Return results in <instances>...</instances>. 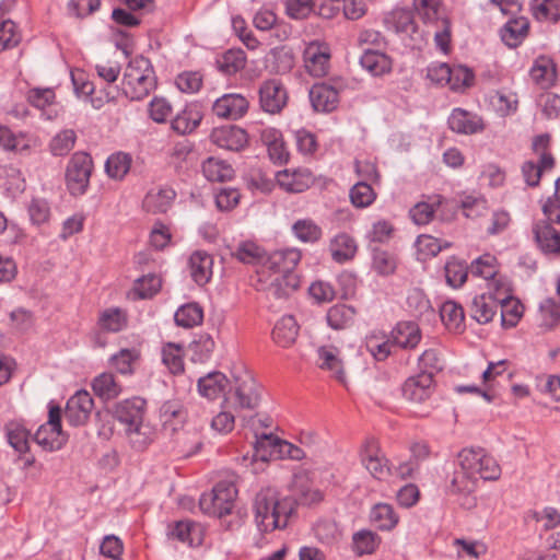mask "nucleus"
Masks as SVG:
<instances>
[{
	"mask_svg": "<svg viewBox=\"0 0 560 560\" xmlns=\"http://www.w3.org/2000/svg\"><path fill=\"white\" fill-rule=\"evenodd\" d=\"M302 252L299 248H283L267 255L264 270H270L275 276L296 273L295 268L301 261Z\"/></svg>",
	"mask_w": 560,
	"mask_h": 560,
	"instance_id": "ddd939ff",
	"label": "nucleus"
},
{
	"mask_svg": "<svg viewBox=\"0 0 560 560\" xmlns=\"http://www.w3.org/2000/svg\"><path fill=\"white\" fill-rule=\"evenodd\" d=\"M529 21L525 16L510 19L500 30L502 42L510 48L518 47L527 37Z\"/></svg>",
	"mask_w": 560,
	"mask_h": 560,
	"instance_id": "a878e982",
	"label": "nucleus"
},
{
	"mask_svg": "<svg viewBox=\"0 0 560 560\" xmlns=\"http://www.w3.org/2000/svg\"><path fill=\"white\" fill-rule=\"evenodd\" d=\"M33 441L38 444L44 451L52 452L60 450L66 442L62 431H58L49 425L42 424L35 434L32 436Z\"/></svg>",
	"mask_w": 560,
	"mask_h": 560,
	"instance_id": "79ce46f5",
	"label": "nucleus"
},
{
	"mask_svg": "<svg viewBox=\"0 0 560 560\" xmlns=\"http://www.w3.org/2000/svg\"><path fill=\"white\" fill-rule=\"evenodd\" d=\"M255 523L261 533L287 527L288 520L294 511L292 499L280 498L273 488L261 489L254 500Z\"/></svg>",
	"mask_w": 560,
	"mask_h": 560,
	"instance_id": "f257e3e1",
	"label": "nucleus"
},
{
	"mask_svg": "<svg viewBox=\"0 0 560 560\" xmlns=\"http://www.w3.org/2000/svg\"><path fill=\"white\" fill-rule=\"evenodd\" d=\"M229 383L230 381L223 373L213 371L198 380L197 388L202 397L214 400L225 393Z\"/></svg>",
	"mask_w": 560,
	"mask_h": 560,
	"instance_id": "cd10ccee",
	"label": "nucleus"
},
{
	"mask_svg": "<svg viewBox=\"0 0 560 560\" xmlns=\"http://www.w3.org/2000/svg\"><path fill=\"white\" fill-rule=\"evenodd\" d=\"M176 198V191L168 186L151 189L143 199V209L150 213H166Z\"/></svg>",
	"mask_w": 560,
	"mask_h": 560,
	"instance_id": "b1692460",
	"label": "nucleus"
},
{
	"mask_svg": "<svg viewBox=\"0 0 560 560\" xmlns=\"http://www.w3.org/2000/svg\"><path fill=\"white\" fill-rule=\"evenodd\" d=\"M372 269L382 277L395 273L397 269V257L382 248L372 249Z\"/></svg>",
	"mask_w": 560,
	"mask_h": 560,
	"instance_id": "5fc2aeb1",
	"label": "nucleus"
},
{
	"mask_svg": "<svg viewBox=\"0 0 560 560\" xmlns=\"http://www.w3.org/2000/svg\"><path fill=\"white\" fill-rule=\"evenodd\" d=\"M486 451L481 447L463 448L458 455L457 460L460 470L454 472L451 481V491L453 493H469L476 488V467L483 458Z\"/></svg>",
	"mask_w": 560,
	"mask_h": 560,
	"instance_id": "423d86ee",
	"label": "nucleus"
},
{
	"mask_svg": "<svg viewBox=\"0 0 560 560\" xmlns=\"http://www.w3.org/2000/svg\"><path fill=\"white\" fill-rule=\"evenodd\" d=\"M231 256L242 264L261 265L264 268L266 250L253 241H243L231 250Z\"/></svg>",
	"mask_w": 560,
	"mask_h": 560,
	"instance_id": "7c9ffc66",
	"label": "nucleus"
},
{
	"mask_svg": "<svg viewBox=\"0 0 560 560\" xmlns=\"http://www.w3.org/2000/svg\"><path fill=\"white\" fill-rule=\"evenodd\" d=\"M141 353L136 348H124L110 358L112 366L122 375H131L135 364L140 360Z\"/></svg>",
	"mask_w": 560,
	"mask_h": 560,
	"instance_id": "09e8293b",
	"label": "nucleus"
},
{
	"mask_svg": "<svg viewBox=\"0 0 560 560\" xmlns=\"http://www.w3.org/2000/svg\"><path fill=\"white\" fill-rule=\"evenodd\" d=\"M174 320L179 327L192 328L202 323L203 310L197 302L184 304L175 312Z\"/></svg>",
	"mask_w": 560,
	"mask_h": 560,
	"instance_id": "de8ad7c7",
	"label": "nucleus"
},
{
	"mask_svg": "<svg viewBox=\"0 0 560 560\" xmlns=\"http://www.w3.org/2000/svg\"><path fill=\"white\" fill-rule=\"evenodd\" d=\"M94 408L91 394L84 389L72 395L66 405L65 418L72 427H80L88 422Z\"/></svg>",
	"mask_w": 560,
	"mask_h": 560,
	"instance_id": "f8f14e48",
	"label": "nucleus"
},
{
	"mask_svg": "<svg viewBox=\"0 0 560 560\" xmlns=\"http://www.w3.org/2000/svg\"><path fill=\"white\" fill-rule=\"evenodd\" d=\"M552 221H536L533 224L534 240L544 254L560 255V230L552 226Z\"/></svg>",
	"mask_w": 560,
	"mask_h": 560,
	"instance_id": "dca6fc26",
	"label": "nucleus"
},
{
	"mask_svg": "<svg viewBox=\"0 0 560 560\" xmlns=\"http://www.w3.org/2000/svg\"><path fill=\"white\" fill-rule=\"evenodd\" d=\"M293 235L303 243H317L323 236L322 228L312 219H299L292 225Z\"/></svg>",
	"mask_w": 560,
	"mask_h": 560,
	"instance_id": "603ef678",
	"label": "nucleus"
},
{
	"mask_svg": "<svg viewBox=\"0 0 560 560\" xmlns=\"http://www.w3.org/2000/svg\"><path fill=\"white\" fill-rule=\"evenodd\" d=\"M540 326L552 329L560 323V304L553 299H546L539 306Z\"/></svg>",
	"mask_w": 560,
	"mask_h": 560,
	"instance_id": "338daca9",
	"label": "nucleus"
},
{
	"mask_svg": "<svg viewBox=\"0 0 560 560\" xmlns=\"http://www.w3.org/2000/svg\"><path fill=\"white\" fill-rule=\"evenodd\" d=\"M129 442L136 451H143L153 441V429L143 421L139 425L125 428Z\"/></svg>",
	"mask_w": 560,
	"mask_h": 560,
	"instance_id": "13d9d810",
	"label": "nucleus"
},
{
	"mask_svg": "<svg viewBox=\"0 0 560 560\" xmlns=\"http://www.w3.org/2000/svg\"><path fill=\"white\" fill-rule=\"evenodd\" d=\"M77 135L72 129L58 132L50 141L49 149L55 156L67 155L74 147Z\"/></svg>",
	"mask_w": 560,
	"mask_h": 560,
	"instance_id": "e2e57ef3",
	"label": "nucleus"
},
{
	"mask_svg": "<svg viewBox=\"0 0 560 560\" xmlns=\"http://www.w3.org/2000/svg\"><path fill=\"white\" fill-rule=\"evenodd\" d=\"M392 338L385 335L373 332L365 339L366 351L377 361L386 360L392 353Z\"/></svg>",
	"mask_w": 560,
	"mask_h": 560,
	"instance_id": "6e6d98bb",
	"label": "nucleus"
},
{
	"mask_svg": "<svg viewBox=\"0 0 560 560\" xmlns=\"http://www.w3.org/2000/svg\"><path fill=\"white\" fill-rule=\"evenodd\" d=\"M261 110L268 114H279L288 104V92L284 85L276 79L264 81L258 90Z\"/></svg>",
	"mask_w": 560,
	"mask_h": 560,
	"instance_id": "1a4fd4ad",
	"label": "nucleus"
},
{
	"mask_svg": "<svg viewBox=\"0 0 560 560\" xmlns=\"http://www.w3.org/2000/svg\"><path fill=\"white\" fill-rule=\"evenodd\" d=\"M533 15L539 21H557L560 19V0H530Z\"/></svg>",
	"mask_w": 560,
	"mask_h": 560,
	"instance_id": "052dcab7",
	"label": "nucleus"
},
{
	"mask_svg": "<svg viewBox=\"0 0 560 560\" xmlns=\"http://www.w3.org/2000/svg\"><path fill=\"white\" fill-rule=\"evenodd\" d=\"M434 380L430 374L419 372L409 376L401 386L402 396L412 402H423L434 390Z\"/></svg>",
	"mask_w": 560,
	"mask_h": 560,
	"instance_id": "f3484780",
	"label": "nucleus"
},
{
	"mask_svg": "<svg viewBox=\"0 0 560 560\" xmlns=\"http://www.w3.org/2000/svg\"><path fill=\"white\" fill-rule=\"evenodd\" d=\"M355 313V308L350 305L336 304L327 312V324L336 330L345 329L353 323Z\"/></svg>",
	"mask_w": 560,
	"mask_h": 560,
	"instance_id": "8fccbe9b",
	"label": "nucleus"
},
{
	"mask_svg": "<svg viewBox=\"0 0 560 560\" xmlns=\"http://www.w3.org/2000/svg\"><path fill=\"white\" fill-rule=\"evenodd\" d=\"M185 349L176 342H166L161 348L163 365L173 375H182L185 372Z\"/></svg>",
	"mask_w": 560,
	"mask_h": 560,
	"instance_id": "473e14b6",
	"label": "nucleus"
},
{
	"mask_svg": "<svg viewBox=\"0 0 560 560\" xmlns=\"http://www.w3.org/2000/svg\"><path fill=\"white\" fill-rule=\"evenodd\" d=\"M202 173L210 182H226L234 177V170L228 162L210 156L202 163Z\"/></svg>",
	"mask_w": 560,
	"mask_h": 560,
	"instance_id": "ea45409f",
	"label": "nucleus"
},
{
	"mask_svg": "<svg viewBox=\"0 0 560 560\" xmlns=\"http://www.w3.org/2000/svg\"><path fill=\"white\" fill-rule=\"evenodd\" d=\"M440 316L450 331L460 332L465 328V313L462 305L454 301H446L440 308Z\"/></svg>",
	"mask_w": 560,
	"mask_h": 560,
	"instance_id": "58836bf2",
	"label": "nucleus"
},
{
	"mask_svg": "<svg viewBox=\"0 0 560 560\" xmlns=\"http://www.w3.org/2000/svg\"><path fill=\"white\" fill-rule=\"evenodd\" d=\"M93 171V160L86 152L79 151L72 154L66 170V183L72 196L85 194Z\"/></svg>",
	"mask_w": 560,
	"mask_h": 560,
	"instance_id": "0eeeda50",
	"label": "nucleus"
},
{
	"mask_svg": "<svg viewBox=\"0 0 560 560\" xmlns=\"http://www.w3.org/2000/svg\"><path fill=\"white\" fill-rule=\"evenodd\" d=\"M452 131L460 135H474L485 129L482 118L463 108H454L447 119Z\"/></svg>",
	"mask_w": 560,
	"mask_h": 560,
	"instance_id": "6ab92c4d",
	"label": "nucleus"
},
{
	"mask_svg": "<svg viewBox=\"0 0 560 560\" xmlns=\"http://www.w3.org/2000/svg\"><path fill=\"white\" fill-rule=\"evenodd\" d=\"M202 120V114L196 105H188L171 121V128L176 133L185 136L197 129Z\"/></svg>",
	"mask_w": 560,
	"mask_h": 560,
	"instance_id": "c85d7f7f",
	"label": "nucleus"
},
{
	"mask_svg": "<svg viewBox=\"0 0 560 560\" xmlns=\"http://www.w3.org/2000/svg\"><path fill=\"white\" fill-rule=\"evenodd\" d=\"M300 288V278L298 273L277 275L268 287L267 294L273 299H288Z\"/></svg>",
	"mask_w": 560,
	"mask_h": 560,
	"instance_id": "2f4dec72",
	"label": "nucleus"
},
{
	"mask_svg": "<svg viewBox=\"0 0 560 560\" xmlns=\"http://www.w3.org/2000/svg\"><path fill=\"white\" fill-rule=\"evenodd\" d=\"M3 431L9 445L19 455L30 453V441L33 435L24 420L13 419L8 421L3 427Z\"/></svg>",
	"mask_w": 560,
	"mask_h": 560,
	"instance_id": "a211bd4d",
	"label": "nucleus"
},
{
	"mask_svg": "<svg viewBox=\"0 0 560 560\" xmlns=\"http://www.w3.org/2000/svg\"><path fill=\"white\" fill-rule=\"evenodd\" d=\"M210 139L219 148L235 152L243 150L248 143L246 130L233 125L214 128Z\"/></svg>",
	"mask_w": 560,
	"mask_h": 560,
	"instance_id": "2eb2a0df",
	"label": "nucleus"
},
{
	"mask_svg": "<svg viewBox=\"0 0 560 560\" xmlns=\"http://www.w3.org/2000/svg\"><path fill=\"white\" fill-rule=\"evenodd\" d=\"M232 385L225 395L224 404L234 410L256 409L261 400V386L253 374L246 369L240 368L232 373Z\"/></svg>",
	"mask_w": 560,
	"mask_h": 560,
	"instance_id": "7ed1b4c3",
	"label": "nucleus"
},
{
	"mask_svg": "<svg viewBox=\"0 0 560 560\" xmlns=\"http://www.w3.org/2000/svg\"><path fill=\"white\" fill-rule=\"evenodd\" d=\"M529 77L540 88H549L556 79V69L552 60L545 56L538 57L529 70Z\"/></svg>",
	"mask_w": 560,
	"mask_h": 560,
	"instance_id": "c9c22d12",
	"label": "nucleus"
},
{
	"mask_svg": "<svg viewBox=\"0 0 560 560\" xmlns=\"http://www.w3.org/2000/svg\"><path fill=\"white\" fill-rule=\"evenodd\" d=\"M217 65L226 75L236 74L246 66V54L243 49H229L217 59Z\"/></svg>",
	"mask_w": 560,
	"mask_h": 560,
	"instance_id": "49530a36",
	"label": "nucleus"
},
{
	"mask_svg": "<svg viewBox=\"0 0 560 560\" xmlns=\"http://www.w3.org/2000/svg\"><path fill=\"white\" fill-rule=\"evenodd\" d=\"M380 544V536L369 529L359 530L352 537L353 551L360 557L374 553Z\"/></svg>",
	"mask_w": 560,
	"mask_h": 560,
	"instance_id": "864d4df0",
	"label": "nucleus"
},
{
	"mask_svg": "<svg viewBox=\"0 0 560 560\" xmlns=\"http://www.w3.org/2000/svg\"><path fill=\"white\" fill-rule=\"evenodd\" d=\"M147 410L145 399L135 396L118 401L114 407V418L128 428L130 425H139L143 421Z\"/></svg>",
	"mask_w": 560,
	"mask_h": 560,
	"instance_id": "4468645a",
	"label": "nucleus"
},
{
	"mask_svg": "<svg viewBox=\"0 0 560 560\" xmlns=\"http://www.w3.org/2000/svg\"><path fill=\"white\" fill-rule=\"evenodd\" d=\"M360 459L365 469L376 480L383 481L393 476L389 459L383 453L378 441L369 436L360 448Z\"/></svg>",
	"mask_w": 560,
	"mask_h": 560,
	"instance_id": "6e6552de",
	"label": "nucleus"
},
{
	"mask_svg": "<svg viewBox=\"0 0 560 560\" xmlns=\"http://www.w3.org/2000/svg\"><path fill=\"white\" fill-rule=\"evenodd\" d=\"M361 67L373 77H382L392 71V58L383 50L364 48L360 57Z\"/></svg>",
	"mask_w": 560,
	"mask_h": 560,
	"instance_id": "5701e85b",
	"label": "nucleus"
},
{
	"mask_svg": "<svg viewBox=\"0 0 560 560\" xmlns=\"http://www.w3.org/2000/svg\"><path fill=\"white\" fill-rule=\"evenodd\" d=\"M500 294L482 293L476 295L470 305V315L479 324L490 323L497 314Z\"/></svg>",
	"mask_w": 560,
	"mask_h": 560,
	"instance_id": "412c9836",
	"label": "nucleus"
},
{
	"mask_svg": "<svg viewBox=\"0 0 560 560\" xmlns=\"http://www.w3.org/2000/svg\"><path fill=\"white\" fill-rule=\"evenodd\" d=\"M189 272L198 285L207 284L212 277L213 258L205 250L194 252L188 261Z\"/></svg>",
	"mask_w": 560,
	"mask_h": 560,
	"instance_id": "bb28decb",
	"label": "nucleus"
},
{
	"mask_svg": "<svg viewBox=\"0 0 560 560\" xmlns=\"http://www.w3.org/2000/svg\"><path fill=\"white\" fill-rule=\"evenodd\" d=\"M501 306V324L503 328H512L517 325L523 316V304L511 295L501 296L499 300Z\"/></svg>",
	"mask_w": 560,
	"mask_h": 560,
	"instance_id": "37998d69",
	"label": "nucleus"
},
{
	"mask_svg": "<svg viewBox=\"0 0 560 560\" xmlns=\"http://www.w3.org/2000/svg\"><path fill=\"white\" fill-rule=\"evenodd\" d=\"M329 248L332 259L342 264L355 256L358 246L352 236L347 233H339L330 241Z\"/></svg>",
	"mask_w": 560,
	"mask_h": 560,
	"instance_id": "f704fd0d",
	"label": "nucleus"
},
{
	"mask_svg": "<svg viewBox=\"0 0 560 560\" xmlns=\"http://www.w3.org/2000/svg\"><path fill=\"white\" fill-rule=\"evenodd\" d=\"M161 285V278L149 273L135 281L133 292L139 299H150L160 291Z\"/></svg>",
	"mask_w": 560,
	"mask_h": 560,
	"instance_id": "774afa93",
	"label": "nucleus"
},
{
	"mask_svg": "<svg viewBox=\"0 0 560 560\" xmlns=\"http://www.w3.org/2000/svg\"><path fill=\"white\" fill-rule=\"evenodd\" d=\"M196 523L189 520L176 521L167 526L166 536L168 539L177 540L189 546L195 544Z\"/></svg>",
	"mask_w": 560,
	"mask_h": 560,
	"instance_id": "4d7b16f0",
	"label": "nucleus"
},
{
	"mask_svg": "<svg viewBox=\"0 0 560 560\" xmlns=\"http://www.w3.org/2000/svg\"><path fill=\"white\" fill-rule=\"evenodd\" d=\"M281 441L282 440L272 433H262L261 435H256L254 443L256 456L262 460H266L268 457H272L275 454H277Z\"/></svg>",
	"mask_w": 560,
	"mask_h": 560,
	"instance_id": "0e129e2a",
	"label": "nucleus"
},
{
	"mask_svg": "<svg viewBox=\"0 0 560 560\" xmlns=\"http://www.w3.org/2000/svg\"><path fill=\"white\" fill-rule=\"evenodd\" d=\"M550 136L538 135L533 139L532 149L536 160H527L522 164L521 171L524 182L528 187H538L544 174L551 172L556 166V160L550 151Z\"/></svg>",
	"mask_w": 560,
	"mask_h": 560,
	"instance_id": "20e7f679",
	"label": "nucleus"
},
{
	"mask_svg": "<svg viewBox=\"0 0 560 560\" xmlns=\"http://www.w3.org/2000/svg\"><path fill=\"white\" fill-rule=\"evenodd\" d=\"M236 495L232 481H219L210 492L201 494L199 508L205 514L222 518L232 513Z\"/></svg>",
	"mask_w": 560,
	"mask_h": 560,
	"instance_id": "39448f33",
	"label": "nucleus"
},
{
	"mask_svg": "<svg viewBox=\"0 0 560 560\" xmlns=\"http://www.w3.org/2000/svg\"><path fill=\"white\" fill-rule=\"evenodd\" d=\"M249 109V101L241 93H225L218 97L211 107L212 114L220 119L238 120Z\"/></svg>",
	"mask_w": 560,
	"mask_h": 560,
	"instance_id": "9d476101",
	"label": "nucleus"
},
{
	"mask_svg": "<svg viewBox=\"0 0 560 560\" xmlns=\"http://www.w3.org/2000/svg\"><path fill=\"white\" fill-rule=\"evenodd\" d=\"M392 342L405 350H412L418 347L422 339L419 325L415 322H399L390 332Z\"/></svg>",
	"mask_w": 560,
	"mask_h": 560,
	"instance_id": "4be33fe9",
	"label": "nucleus"
},
{
	"mask_svg": "<svg viewBox=\"0 0 560 560\" xmlns=\"http://www.w3.org/2000/svg\"><path fill=\"white\" fill-rule=\"evenodd\" d=\"M97 324L104 331L119 332L128 324L127 313L119 307L106 308L100 314Z\"/></svg>",
	"mask_w": 560,
	"mask_h": 560,
	"instance_id": "c03bdc74",
	"label": "nucleus"
},
{
	"mask_svg": "<svg viewBox=\"0 0 560 560\" xmlns=\"http://www.w3.org/2000/svg\"><path fill=\"white\" fill-rule=\"evenodd\" d=\"M299 334V325L295 318L291 315L281 317L273 327L272 339L282 347H290L296 339Z\"/></svg>",
	"mask_w": 560,
	"mask_h": 560,
	"instance_id": "72a5a7b5",
	"label": "nucleus"
},
{
	"mask_svg": "<svg viewBox=\"0 0 560 560\" xmlns=\"http://www.w3.org/2000/svg\"><path fill=\"white\" fill-rule=\"evenodd\" d=\"M304 67L315 78L325 77L330 68V49L326 43L311 42L303 52Z\"/></svg>",
	"mask_w": 560,
	"mask_h": 560,
	"instance_id": "9b49d317",
	"label": "nucleus"
},
{
	"mask_svg": "<svg viewBox=\"0 0 560 560\" xmlns=\"http://www.w3.org/2000/svg\"><path fill=\"white\" fill-rule=\"evenodd\" d=\"M277 182L289 192H303L313 184L314 177L307 168H299L293 172L284 170L277 174Z\"/></svg>",
	"mask_w": 560,
	"mask_h": 560,
	"instance_id": "393cba45",
	"label": "nucleus"
},
{
	"mask_svg": "<svg viewBox=\"0 0 560 560\" xmlns=\"http://www.w3.org/2000/svg\"><path fill=\"white\" fill-rule=\"evenodd\" d=\"M131 154L122 151L112 153L105 162L107 176L115 180H122L131 168Z\"/></svg>",
	"mask_w": 560,
	"mask_h": 560,
	"instance_id": "e433bc0d",
	"label": "nucleus"
},
{
	"mask_svg": "<svg viewBox=\"0 0 560 560\" xmlns=\"http://www.w3.org/2000/svg\"><path fill=\"white\" fill-rule=\"evenodd\" d=\"M281 441L282 440L272 433H262L261 435H256L254 443L256 456L262 460H266L268 457H272L275 454H277Z\"/></svg>",
	"mask_w": 560,
	"mask_h": 560,
	"instance_id": "69168bd1",
	"label": "nucleus"
},
{
	"mask_svg": "<svg viewBox=\"0 0 560 560\" xmlns=\"http://www.w3.org/2000/svg\"><path fill=\"white\" fill-rule=\"evenodd\" d=\"M310 101L316 112L330 113L338 107L339 92L326 83H316L310 90Z\"/></svg>",
	"mask_w": 560,
	"mask_h": 560,
	"instance_id": "aec40b11",
	"label": "nucleus"
},
{
	"mask_svg": "<svg viewBox=\"0 0 560 560\" xmlns=\"http://www.w3.org/2000/svg\"><path fill=\"white\" fill-rule=\"evenodd\" d=\"M443 205H446L445 199L440 195H435L430 198V202L421 201L415 205L410 209L409 214L416 224L424 225L432 221L435 211Z\"/></svg>",
	"mask_w": 560,
	"mask_h": 560,
	"instance_id": "4c0bfd02",
	"label": "nucleus"
},
{
	"mask_svg": "<svg viewBox=\"0 0 560 560\" xmlns=\"http://www.w3.org/2000/svg\"><path fill=\"white\" fill-rule=\"evenodd\" d=\"M92 388L95 395L103 400L114 399L121 392L120 385L112 373H102L96 376L92 382Z\"/></svg>",
	"mask_w": 560,
	"mask_h": 560,
	"instance_id": "3c124183",
	"label": "nucleus"
},
{
	"mask_svg": "<svg viewBox=\"0 0 560 560\" xmlns=\"http://www.w3.org/2000/svg\"><path fill=\"white\" fill-rule=\"evenodd\" d=\"M469 271L474 277L490 280L498 276L497 258L491 254H485L471 262Z\"/></svg>",
	"mask_w": 560,
	"mask_h": 560,
	"instance_id": "680f3d73",
	"label": "nucleus"
},
{
	"mask_svg": "<svg viewBox=\"0 0 560 560\" xmlns=\"http://www.w3.org/2000/svg\"><path fill=\"white\" fill-rule=\"evenodd\" d=\"M318 366L323 370H328L332 373L334 377L343 383L346 380L345 371L341 360L337 355V350L334 347H320L317 350Z\"/></svg>",
	"mask_w": 560,
	"mask_h": 560,
	"instance_id": "a19ab883",
	"label": "nucleus"
},
{
	"mask_svg": "<svg viewBox=\"0 0 560 560\" xmlns=\"http://www.w3.org/2000/svg\"><path fill=\"white\" fill-rule=\"evenodd\" d=\"M371 521L381 530H392L399 522L394 508L387 503L375 504L370 514Z\"/></svg>",
	"mask_w": 560,
	"mask_h": 560,
	"instance_id": "a18cd8bd",
	"label": "nucleus"
},
{
	"mask_svg": "<svg viewBox=\"0 0 560 560\" xmlns=\"http://www.w3.org/2000/svg\"><path fill=\"white\" fill-rule=\"evenodd\" d=\"M156 86V78L151 61L137 56L131 59L124 72L121 92L131 101L147 97Z\"/></svg>",
	"mask_w": 560,
	"mask_h": 560,
	"instance_id": "f03ea898",
	"label": "nucleus"
},
{
	"mask_svg": "<svg viewBox=\"0 0 560 560\" xmlns=\"http://www.w3.org/2000/svg\"><path fill=\"white\" fill-rule=\"evenodd\" d=\"M446 283L452 288H460L467 280L469 268L465 261L452 257L444 267Z\"/></svg>",
	"mask_w": 560,
	"mask_h": 560,
	"instance_id": "bf43d9fd",
	"label": "nucleus"
},
{
	"mask_svg": "<svg viewBox=\"0 0 560 560\" xmlns=\"http://www.w3.org/2000/svg\"><path fill=\"white\" fill-rule=\"evenodd\" d=\"M215 349V342L208 332H199L188 345L189 359L194 363L208 362Z\"/></svg>",
	"mask_w": 560,
	"mask_h": 560,
	"instance_id": "c756f323",
	"label": "nucleus"
}]
</instances>
